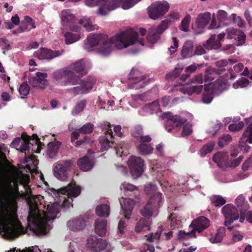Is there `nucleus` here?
<instances>
[{"mask_svg": "<svg viewBox=\"0 0 252 252\" xmlns=\"http://www.w3.org/2000/svg\"><path fill=\"white\" fill-rule=\"evenodd\" d=\"M30 176L16 169L0 171V232L3 237L11 239L24 232L18 218L17 200L26 199L29 206L28 225L36 234H45L52 228L61 205L54 202L43 206V197L33 195L28 185Z\"/></svg>", "mask_w": 252, "mask_h": 252, "instance_id": "obj_1", "label": "nucleus"}, {"mask_svg": "<svg viewBox=\"0 0 252 252\" xmlns=\"http://www.w3.org/2000/svg\"><path fill=\"white\" fill-rule=\"evenodd\" d=\"M138 36V33L132 30L122 32L111 37L104 35L97 48V52L102 57H107L112 53L114 47L120 50L136 45L139 48L143 44Z\"/></svg>", "mask_w": 252, "mask_h": 252, "instance_id": "obj_2", "label": "nucleus"}, {"mask_svg": "<svg viewBox=\"0 0 252 252\" xmlns=\"http://www.w3.org/2000/svg\"><path fill=\"white\" fill-rule=\"evenodd\" d=\"M141 0H86L85 4L86 6L93 7L99 6L97 13L100 16H105L110 11L117 8L122 4V8L124 10L132 7Z\"/></svg>", "mask_w": 252, "mask_h": 252, "instance_id": "obj_3", "label": "nucleus"}, {"mask_svg": "<svg viewBox=\"0 0 252 252\" xmlns=\"http://www.w3.org/2000/svg\"><path fill=\"white\" fill-rule=\"evenodd\" d=\"M87 72L86 64L83 59H81L70 65L68 68L55 72L54 77L57 80L60 79L64 80L67 79V81L65 82L66 84L75 85L78 83L77 80L74 79L76 76L75 73L82 76L85 75Z\"/></svg>", "mask_w": 252, "mask_h": 252, "instance_id": "obj_4", "label": "nucleus"}, {"mask_svg": "<svg viewBox=\"0 0 252 252\" xmlns=\"http://www.w3.org/2000/svg\"><path fill=\"white\" fill-rule=\"evenodd\" d=\"M144 190L146 193L150 195V198L141 211V214L145 217L149 218L152 216L153 209L159 206V203L162 200V194L157 191V187L151 184L147 185Z\"/></svg>", "mask_w": 252, "mask_h": 252, "instance_id": "obj_5", "label": "nucleus"}, {"mask_svg": "<svg viewBox=\"0 0 252 252\" xmlns=\"http://www.w3.org/2000/svg\"><path fill=\"white\" fill-rule=\"evenodd\" d=\"M81 192V188L75 184H69L62 188L58 192L59 200L63 207L67 208L72 206V198L76 197Z\"/></svg>", "mask_w": 252, "mask_h": 252, "instance_id": "obj_6", "label": "nucleus"}, {"mask_svg": "<svg viewBox=\"0 0 252 252\" xmlns=\"http://www.w3.org/2000/svg\"><path fill=\"white\" fill-rule=\"evenodd\" d=\"M161 118L165 120V129L169 132L174 126H181L186 122L191 121L193 119V116L187 112L181 113L179 115L173 116L170 112H167L164 113Z\"/></svg>", "mask_w": 252, "mask_h": 252, "instance_id": "obj_7", "label": "nucleus"}, {"mask_svg": "<svg viewBox=\"0 0 252 252\" xmlns=\"http://www.w3.org/2000/svg\"><path fill=\"white\" fill-rule=\"evenodd\" d=\"M222 213L225 219L224 225L230 230H232L235 227L240 226L239 224L229 226L235 220H239L240 223H242L245 220L243 217L239 218V211L234 206L231 204L224 206L222 208Z\"/></svg>", "mask_w": 252, "mask_h": 252, "instance_id": "obj_8", "label": "nucleus"}, {"mask_svg": "<svg viewBox=\"0 0 252 252\" xmlns=\"http://www.w3.org/2000/svg\"><path fill=\"white\" fill-rule=\"evenodd\" d=\"M169 7V4L165 0L156 1L148 7L149 16L152 19H156L164 15Z\"/></svg>", "mask_w": 252, "mask_h": 252, "instance_id": "obj_9", "label": "nucleus"}, {"mask_svg": "<svg viewBox=\"0 0 252 252\" xmlns=\"http://www.w3.org/2000/svg\"><path fill=\"white\" fill-rule=\"evenodd\" d=\"M203 79L202 74H198L191 80V85L186 84L180 88L184 94L191 95L194 93H200L203 88Z\"/></svg>", "mask_w": 252, "mask_h": 252, "instance_id": "obj_10", "label": "nucleus"}, {"mask_svg": "<svg viewBox=\"0 0 252 252\" xmlns=\"http://www.w3.org/2000/svg\"><path fill=\"white\" fill-rule=\"evenodd\" d=\"M227 86L226 81L222 80L221 79L217 80L215 83H209L208 85L206 86L204 88V92L202 96V100L204 103H210L213 98V93L214 89H212L215 87V89L219 90H222Z\"/></svg>", "mask_w": 252, "mask_h": 252, "instance_id": "obj_11", "label": "nucleus"}, {"mask_svg": "<svg viewBox=\"0 0 252 252\" xmlns=\"http://www.w3.org/2000/svg\"><path fill=\"white\" fill-rule=\"evenodd\" d=\"M146 77L137 68H132L128 79L131 80V84L129 85V88L138 89L143 87L147 81L145 80Z\"/></svg>", "mask_w": 252, "mask_h": 252, "instance_id": "obj_12", "label": "nucleus"}, {"mask_svg": "<svg viewBox=\"0 0 252 252\" xmlns=\"http://www.w3.org/2000/svg\"><path fill=\"white\" fill-rule=\"evenodd\" d=\"M245 121L248 126L239 142V147L244 152H248L249 149L247 143L252 144V118H246Z\"/></svg>", "mask_w": 252, "mask_h": 252, "instance_id": "obj_13", "label": "nucleus"}, {"mask_svg": "<svg viewBox=\"0 0 252 252\" xmlns=\"http://www.w3.org/2000/svg\"><path fill=\"white\" fill-rule=\"evenodd\" d=\"M127 162L133 178L139 177L143 172L144 161L140 158L131 156Z\"/></svg>", "mask_w": 252, "mask_h": 252, "instance_id": "obj_14", "label": "nucleus"}, {"mask_svg": "<svg viewBox=\"0 0 252 252\" xmlns=\"http://www.w3.org/2000/svg\"><path fill=\"white\" fill-rule=\"evenodd\" d=\"M226 38L236 46H241L244 44L246 35L244 32L234 28H229L226 30Z\"/></svg>", "mask_w": 252, "mask_h": 252, "instance_id": "obj_15", "label": "nucleus"}, {"mask_svg": "<svg viewBox=\"0 0 252 252\" xmlns=\"http://www.w3.org/2000/svg\"><path fill=\"white\" fill-rule=\"evenodd\" d=\"M108 243L105 240L91 236L87 241V246L93 252H100L104 250Z\"/></svg>", "mask_w": 252, "mask_h": 252, "instance_id": "obj_16", "label": "nucleus"}, {"mask_svg": "<svg viewBox=\"0 0 252 252\" xmlns=\"http://www.w3.org/2000/svg\"><path fill=\"white\" fill-rule=\"evenodd\" d=\"M104 35L90 33L84 41V48L88 52H91L99 46L101 39Z\"/></svg>", "mask_w": 252, "mask_h": 252, "instance_id": "obj_17", "label": "nucleus"}, {"mask_svg": "<svg viewBox=\"0 0 252 252\" xmlns=\"http://www.w3.org/2000/svg\"><path fill=\"white\" fill-rule=\"evenodd\" d=\"M168 27V23L166 21H163L158 27H151L149 31L148 40L151 43H156L160 35Z\"/></svg>", "mask_w": 252, "mask_h": 252, "instance_id": "obj_18", "label": "nucleus"}, {"mask_svg": "<svg viewBox=\"0 0 252 252\" xmlns=\"http://www.w3.org/2000/svg\"><path fill=\"white\" fill-rule=\"evenodd\" d=\"M134 135L137 139H139V144L137 145V149L139 153L142 155L149 154L153 151V148L146 143H148L151 141V138L149 135L142 136L140 133L137 135L136 133Z\"/></svg>", "mask_w": 252, "mask_h": 252, "instance_id": "obj_19", "label": "nucleus"}, {"mask_svg": "<svg viewBox=\"0 0 252 252\" xmlns=\"http://www.w3.org/2000/svg\"><path fill=\"white\" fill-rule=\"evenodd\" d=\"M63 51H52L46 48H40L34 53V56L40 60H50L60 56Z\"/></svg>", "mask_w": 252, "mask_h": 252, "instance_id": "obj_20", "label": "nucleus"}, {"mask_svg": "<svg viewBox=\"0 0 252 252\" xmlns=\"http://www.w3.org/2000/svg\"><path fill=\"white\" fill-rule=\"evenodd\" d=\"M210 225L209 220L205 217H200L192 221L189 227L194 231L201 232Z\"/></svg>", "mask_w": 252, "mask_h": 252, "instance_id": "obj_21", "label": "nucleus"}, {"mask_svg": "<svg viewBox=\"0 0 252 252\" xmlns=\"http://www.w3.org/2000/svg\"><path fill=\"white\" fill-rule=\"evenodd\" d=\"M47 73L38 72L36 76L30 80V83L33 87L44 88L47 84Z\"/></svg>", "mask_w": 252, "mask_h": 252, "instance_id": "obj_22", "label": "nucleus"}, {"mask_svg": "<svg viewBox=\"0 0 252 252\" xmlns=\"http://www.w3.org/2000/svg\"><path fill=\"white\" fill-rule=\"evenodd\" d=\"M80 87L73 88L71 90L72 93L75 95L79 94H85L88 93L93 88L94 83V79L93 78L89 79L88 81H81Z\"/></svg>", "mask_w": 252, "mask_h": 252, "instance_id": "obj_23", "label": "nucleus"}, {"mask_svg": "<svg viewBox=\"0 0 252 252\" xmlns=\"http://www.w3.org/2000/svg\"><path fill=\"white\" fill-rule=\"evenodd\" d=\"M119 201L125 217L129 219L135 204L134 201L129 198H122Z\"/></svg>", "mask_w": 252, "mask_h": 252, "instance_id": "obj_24", "label": "nucleus"}, {"mask_svg": "<svg viewBox=\"0 0 252 252\" xmlns=\"http://www.w3.org/2000/svg\"><path fill=\"white\" fill-rule=\"evenodd\" d=\"M112 127L116 135L118 137L122 136L123 133L121 131V126L120 125L112 126L108 123H105L102 126V130L106 135H109L111 138L113 137Z\"/></svg>", "mask_w": 252, "mask_h": 252, "instance_id": "obj_25", "label": "nucleus"}, {"mask_svg": "<svg viewBox=\"0 0 252 252\" xmlns=\"http://www.w3.org/2000/svg\"><path fill=\"white\" fill-rule=\"evenodd\" d=\"M61 24L63 29H65L70 24L73 23L76 20V18L69 10L62 11L60 15Z\"/></svg>", "mask_w": 252, "mask_h": 252, "instance_id": "obj_26", "label": "nucleus"}, {"mask_svg": "<svg viewBox=\"0 0 252 252\" xmlns=\"http://www.w3.org/2000/svg\"><path fill=\"white\" fill-rule=\"evenodd\" d=\"M68 229L73 231H80L86 226V222L83 218H77L69 220L67 223Z\"/></svg>", "mask_w": 252, "mask_h": 252, "instance_id": "obj_27", "label": "nucleus"}, {"mask_svg": "<svg viewBox=\"0 0 252 252\" xmlns=\"http://www.w3.org/2000/svg\"><path fill=\"white\" fill-rule=\"evenodd\" d=\"M107 231V221L104 219H97L95 222V232L100 236H105Z\"/></svg>", "mask_w": 252, "mask_h": 252, "instance_id": "obj_28", "label": "nucleus"}, {"mask_svg": "<svg viewBox=\"0 0 252 252\" xmlns=\"http://www.w3.org/2000/svg\"><path fill=\"white\" fill-rule=\"evenodd\" d=\"M193 43L191 41H186L183 46L181 55L183 59L192 57L194 55Z\"/></svg>", "mask_w": 252, "mask_h": 252, "instance_id": "obj_29", "label": "nucleus"}, {"mask_svg": "<svg viewBox=\"0 0 252 252\" xmlns=\"http://www.w3.org/2000/svg\"><path fill=\"white\" fill-rule=\"evenodd\" d=\"M160 111L159 103L157 101L145 105L142 109L140 114L145 115L146 114H153Z\"/></svg>", "mask_w": 252, "mask_h": 252, "instance_id": "obj_30", "label": "nucleus"}, {"mask_svg": "<svg viewBox=\"0 0 252 252\" xmlns=\"http://www.w3.org/2000/svg\"><path fill=\"white\" fill-rule=\"evenodd\" d=\"M54 176L59 180H64L67 178L66 168L62 164L57 163L54 165Z\"/></svg>", "mask_w": 252, "mask_h": 252, "instance_id": "obj_31", "label": "nucleus"}, {"mask_svg": "<svg viewBox=\"0 0 252 252\" xmlns=\"http://www.w3.org/2000/svg\"><path fill=\"white\" fill-rule=\"evenodd\" d=\"M213 159L219 167L222 169H226L227 158L225 154L218 152L213 156Z\"/></svg>", "mask_w": 252, "mask_h": 252, "instance_id": "obj_32", "label": "nucleus"}, {"mask_svg": "<svg viewBox=\"0 0 252 252\" xmlns=\"http://www.w3.org/2000/svg\"><path fill=\"white\" fill-rule=\"evenodd\" d=\"M77 164L82 170L87 171L93 168L94 161L93 159H90L87 157L85 156L80 158L78 160Z\"/></svg>", "mask_w": 252, "mask_h": 252, "instance_id": "obj_33", "label": "nucleus"}, {"mask_svg": "<svg viewBox=\"0 0 252 252\" xmlns=\"http://www.w3.org/2000/svg\"><path fill=\"white\" fill-rule=\"evenodd\" d=\"M211 19V13L205 12L199 14L196 20V24L200 28L205 27L209 22Z\"/></svg>", "mask_w": 252, "mask_h": 252, "instance_id": "obj_34", "label": "nucleus"}, {"mask_svg": "<svg viewBox=\"0 0 252 252\" xmlns=\"http://www.w3.org/2000/svg\"><path fill=\"white\" fill-rule=\"evenodd\" d=\"M225 234V229L224 227H220L217 233L212 234L209 238L210 242L212 243H217L221 242Z\"/></svg>", "mask_w": 252, "mask_h": 252, "instance_id": "obj_35", "label": "nucleus"}, {"mask_svg": "<svg viewBox=\"0 0 252 252\" xmlns=\"http://www.w3.org/2000/svg\"><path fill=\"white\" fill-rule=\"evenodd\" d=\"M35 25L32 22V19L28 16H25L24 19L21 22V27L19 30V32H22L24 30L30 31L32 29H34Z\"/></svg>", "mask_w": 252, "mask_h": 252, "instance_id": "obj_36", "label": "nucleus"}, {"mask_svg": "<svg viewBox=\"0 0 252 252\" xmlns=\"http://www.w3.org/2000/svg\"><path fill=\"white\" fill-rule=\"evenodd\" d=\"M204 46L208 50L218 49L220 47L221 44L220 41L216 40V36L213 35L206 41Z\"/></svg>", "mask_w": 252, "mask_h": 252, "instance_id": "obj_37", "label": "nucleus"}, {"mask_svg": "<svg viewBox=\"0 0 252 252\" xmlns=\"http://www.w3.org/2000/svg\"><path fill=\"white\" fill-rule=\"evenodd\" d=\"M24 163H27L26 166L29 170L34 171L36 170L38 161L33 156H32L29 158L25 157Z\"/></svg>", "mask_w": 252, "mask_h": 252, "instance_id": "obj_38", "label": "nucleus"}, {"mask_svg": "<svg viewBox=\"0 0 252 252\" xmlns=\"http://www.w3.org/2000/svg\"><path fill=\"white\" fill-rule=\"evenodd\" d=\"M110 207L108 205L101 204L96 207L95 212L97 216L107 218L110 214Z\"/></svg>", "mask_w": 252, "mask_h": 252, "instance_id": "obj_39", "label": "nucleus"}, {"mask_svg": "<svg viewBox=\"0 0 252 252\" xmlns=\"http://www.w3.org/2000/svg\"><path fill=\"white\" fill-rule=\"evenodd\" d=\"M65 42L66 44H72L79 40L81 37L78 33H72L66 32L64 33Z\"/></svg>", "mask_w": 252, "mask_h": 252, "instance_id": "obj_40", "label": "nucleus"}, {"mask_svg": "<svg viewBox=\"0 0 252 252\" xmlns=\"http://www.w3.org/2000/svg\"><path fill=\"white\" fill-rule=\"evenodd\" d=\"M79 23L88 31H94L96 29L95 25L93 24L90 18L84 17L79 20Z\"/></svg>", "mask_w": 252, "mask_h": 252, "instance_id": "obj_41", "label": "nucleus"}, {"mask_svg": "<svg viewBox=\"0 0 252 252\" xmlns=\"http://www.w3.org/2000/svg\"><path fill=\"white\" fill-rule=\"evenodd\" d=\"M171 221V225L174 227H178L185 219L181 216H177L175 214H171L169 217Z\"/></svg>", "mask_w": 252, "mask_h": 252, "instance_id": "obj_42", "label": "nucleus"}, {"mask_svg": "<svg viewBox=\"0 0 252 252\" xmlns=\"http://www.w3.org/2000/svg\"><path fill=\"white\" fill-rule=\"evenodd\" d=\"M60 144L55 143H50L48 145V154L52 158L58 153Z\"/></svg>", "mask_w": 252, "mask_h": 252, "instance_id": "obj_43", "label": "nucleus"}, {"mask_svg": "<svg viewBox=\"0 0 252 252\" xmlns=\"http://www.w3.org/2000/svg\"><path fill=\"white\" fill-rule=\"evenodd\" d=\"M195 232L193 229L188 232H186L185 231H180L178 235V239L181 241H184L188 240L192 237H195Z\"/></svg>", "mask_w": 252, "mask_h": 252, "instance_id": "obj_44", "label": "nucleus"}, {"mask_svg": "<svg viewBox=\"0 0 252 252\" xmlns=\"http://www.w3.org/2000/svg\"><path fill=\"white\" fill-rule=\"evenodd\" d=\"M234 24H236L239 28L245 27V23L243 19L235 13H232L229 17Z\"/></svg>", "mask_w": 252, "mask_h": 252, "instance_id": "obj_45", "label": "nucleus"}, {"mask_svg": "<svg viewBox=\"0 0 252 252\" xmlns=\"http://www.w3.org/2000/svg\"><path fill=\"white\" fill-rule=\"evenodd\" d=\"M191 16L189 14H187L184 18L182 20L180 29L184 32L189 31Z\"/></svg>", "mask_w": 252, "mask_h": 252, "instance_id": "obj_46", "label": "nucleus"}, {"mask_svg": "<svg viewBox=\"0 0 252 252\" xmlns=\"http://www.w3.org/2000/svg\"><path fill=\"white\" fill-rule=\"evenodd\" d=\"M120 188L121 190L123 191L124 192L126 191H136L137 192L138 191V188L136 186L127 182L122 183L120 186Z\"/></svg>", "mask_w": 252, "mask_h": 252, "instance_id": "obj_47", "label": "nucleus"}, {"mask_svg": "<svg viewBox=\"0 0 252 252\" xmlns=\"http://www.w3.org/2000/svg\"><path fill=\"white\" fill-rule=\"evenodd\" d=\"M211 200L216 206H221L226 203L225 199L220 195H213L211 197Z\"/></svg>", "mask_w": 252, "mask_h": 252, "instance_id": "obj_48", "label": "nucleus"}, {"mask_svg": "<svg viewBox=\"0 0 252 252\" xmlns=\"http://www.w3.org/2000/svg\"><path fill=\"white\" fill-rule=\"evenodd\" d=\"M29 91L30 88L27 83H23L20 85L19 92L21 98H25L29 94Z\"/></svg>", "mask_w": 252, "mask_h": 252, "instance_id": "obj_49", "label": "nucleus"}, {"mask_svg": "<svg viewBox=\"0 0 252 252\" xmlns=\"http://www.w3.org/2000/svg\"><path fill=\"white\" fill-rule=\"evenodd\" d=\"M214 143H210L204 145L200 151L201 156L204 157L207 154L211 153L214 149Z\"/></svg>", "mask_w": 252, "mask_h": 252, "instance_id": "obj_50", "label": "nucleus"}, {"mask_svg": "<svg viewBox=\"0 0 252 252\" xmlns=\"http://www.w3.org/2000/svg\"><path fill=\"white\" fill-rule=\"evenodd\" d=\"M162 230V227L159 226L158 230L155 234L151 233L149 236H147L146 241L149 242H153L155 240H158L160 237Z\"/></svg>", "mask_w": 252, "mask_h": 252, "instance_id": "obj_51", "label": "nucleus"}, {"mask_svg": "<svg viewBox=\"0 0 252 252\" xmlns=\"http://www.w3.org/2000/svg\"><path fill=\"white\" fill-rule=\"evenodd\" d=\"M235 204L238 207L247 209L248 208L247 202L245 200V197L242 195H239L235 199Z\"/></svg>", "mask_w": 252, "mask_h": 252, "instance_id": "obj_52", "label": "nucleus"}, {"mask_svg": "<svg viewBox=\"0 0 252 252\" xmlns=\"http://www.w3.org/2000/svg\"><path fill=\"white\" fill-rule=\"evenodd\" d=\"M243 159V157L240 156L238 158L234 159H230L227 160L226 164V169L228 167L234 168L237 166Z\"/></svg>", "mask_w": 252, "mask_h": 252, "instance_id": "obj_53", "label": "nucleus"}, {"mask_svg": "<svg viewBox=\"0 0 252 252\" xmlns=\"http://www.w3.org/2000/svg\"><path fill=\"white\" fill-rule=\"evenodd\" d=\"M249 83V80L246 78H242L235 82L233 85V88L235 89L239 88H244L247 87Z\"/></svg>", "mask_w": 252, "mask_h": 252, "instance_id": "obj_54", "label": "nucleus"}, {"mask_svg": "<svg viewBox=\"0 0 252 252\" xmlns=\"http://www.w3.org/2000/svg\"><path fill=\"white\" fill-rule=\"evenodd\" d=\"M99 142L102 151L108 150L110 146V142L105 136H101L99 138Z\"/></svg>", "mask_w": 252, "mask_h": 252, "instance_id": "obj_55", "label": "nucleus"}, {"mask_svg": "<svg viewBox=\"0 0 252 252\" xmlns=\"http://www.w3.org/2000/svg\"><path fill=\"white\" fill-rule=\"evenodd\" d=\"M94 129V125L91 123H87L83 125L80 129L79 131L83 134H88L92 132Z\"/></svg>", "mask_w": 252, "mask_h": 252, "instance_id": "obj_56", "label": "nucleus"}, {"mask_svg": "<svg viewBox=\"0 0 252 252\" xmlns=\"http://www.w3.org/2000/svg\"><path fill=\"white\" fill-rule=\"evenodd\" d=\"M192 132V125L189 123H188L183 127L182 135L183 137L187 136L191 134Z\"/></svg>", "mask_w": 252, "mask_h": 252, "instance_id": "obj_57", "label": "nucleus"}, {"mask_svg": "<svg viewBox=\"0 0 252 252\" xmlns=\"http://www.w3.org/2000/svg\"><path fill=\"white\" fill-rule=\"evenodd\" d=\"M30 138L29 136L26 137H22V142L20 144L18 149L21 152H23L28 149L29 144Z\"/></svg>", "mask_w": 252, "mask_h": 252, "instance_id": "obj_58", "label": "nucleus"}, {"mask_svg": "<svg viewBox=\"0 0 252 252\" xmlns=\"http://www.w3.org/2000/svg\"><path fill=\"white\" fill-rule=\"evenodd\" d=\"M244 234L238 231H233L232 234L231 240L233 242L236 243L243 240Z\"/></svg>", "mask_w": 252, "mask_h": 252, "instance_id": "obj_59", "label": "nucleus"}, {"mask_svg": "<svg viewBox=\"0 0 252 252\" xmlns=\"http://www.w3.org/2000/svg\"><path fill=\"white\" fill-rule=\"evenodd\" d=\"M244 126L243 122H239L237 123L232 124L228 126L229 130L232 131H238L241 129Z\"/></svg>", "mask_w": 252, "mask_h": 252, "instance_id": "obj_60", "label": "nucleus"}, {"mask_svg": "<svg viewBox=\"0 0 252 252\" xmlns=\"http://www.w3.org/2000/svg\"><path fill=\"white\" fill-rule=\"evenodd\" d=\"M148 94H142L138 95H132V100L136 103H139L140 101H145L147 99Z\"/></svg>", "mask_w": 252, "mask_h": 252, "instance_id": "obj_61", "label": "nucleus"}, {"mask_svg": "<svg viewBox=\"0 0 252 252\" xmlns=\"http://www.w3.org/2000/svg\"><path fill=\"white\" fill-rule=\"evenodd\" d=\"M231 137L228 134L223 135L219 141V145L220 147H222L224 144L228 143L231 140Z\"/></svg>", "mask_w": 252, "mask_h": 252, "instance_id": "obj_62", "label": "nucleus"}, {"mask_svg": "<svg viewBox=\"0 0 252 252\" xmlns=\"http://www.w3.org/2000/svg\"><path fill=\"white\" fill-rule=\"evenodd\" d=\"M148 221L145 219H141L135 226V230L137 232H140L144 226L147 225Z\"/></svg>", "mask_w": 252, "mask_h": 252, "instance_id": "obj_63", "label": "nucleus"}, {"mask_svg": "<svg viewBox=\"0 0 252 252\" xmlns=\"http://www.w3.org/2000/svg\"><path fill=\"white\" fill-rule=\"evenodd\" d=\"M85 106V102L84 101H81L78 103L73 110L72 112L73 115H76L77 114L80 113L84 109Z\"/></svg>", "mask_w": 252, "mask_h": 252, "instance_id": "obj_64", "label": "nucleus"}]
</instances>
